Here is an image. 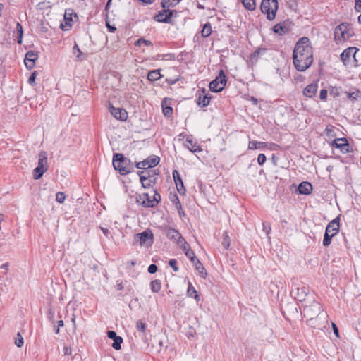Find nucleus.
Masks as SVG:
<instances>
[{"mask_svg":"<svg viewBox=\"0 0 361 361\" xmlns=\"http://www.w3.org/2000/svg\"><path fill=\"white\" fill-rule=\"evenodd\" d=\"M152 200H157V204L159 202V201H160V200H161V196H160V195L157 192V190H154V194L153 197H152Z\"/></svg>","mask_w":361,"mask_h":361,"instance_id":"680f3d73","label":"nucleus"},{"mask_svg":"<svg viewBox=\"0 0 361 361\" xmlns=\"http://www.w3.org/2000/svg\"><path fill=\"white\" fill-rule=\"evenodd\" d=\"M267 160L266 156L264 154H259L257 157V162L259 165H263Z\"/></svg>","mask_w":361,"mask_h":361,"instance_id":"8fccbe9b","label":"nucleus"},{"mask_svg":"<svg viewBox=\"0 0 361 361\" xmlns=\"http://www.w3.org/2000/svg\"><path fill=\"white\" fill-rule=\"evenodd\" d=\"M313 190L312 185L307 181H303L298 185V190L300 194L302 195H310L312 193Z\"/></svg>","mask_w":361,"mask_h":361,"instance_id":"412c9836","label":"nucleus"},{"mask_svg":"<svg viewBox=\"0 0 361 361\" xmlns=\"http://www.w3.org/2000/svg\"><path fill=\"white\" fill-rule=\"evenodd\" d=\"M16 30L18 32V43L21 44L22 43V38H23V30L21 24L20 23H17L16 24Z\"/></svg>","mask_w":361,"mask_h":361,"instance_id":"f704fd0d","label":"nucleus"},{"mask_svg":"<svg viewBox=\"0 0 361 361\" xmlns=\"http://www.w3.org/2000/svg\"><path fill=\"white\" fill-rule=\"evenodd\" d=\"M158 268L156 264H152L148 267V272L150 274H154L157 272Z\"/></svg>","mask_w":361,"mask_h":361,"instance_id":"864d4df0","label":"nucleus"},{"mask_svg":"<svg viewBox=\"0 0 361 361\" xmlns=\"http://www.w3.org/2000/svg\"><path fill=\"white\" fill-rule=\"evenodd\" d=\"M327 97V90L322 89L319 92V98L321 100H325Z\"/></svg>","mask_w":361,"mask_h":361,"instance_id":"6e6d98bb","label":"nucleus"},{"mask_svg":"<svg viewBox=\"0 0 361 361\" xmlns=\"http://www.w3.org/2000/svg\"><path fill=\"white\" fill-rule=\"evenodd\" d=\"M137 240L140 242V245H151L153 243V233L150 230H146L135 235Z\"/></svg>","mask_w":361,"mask_h":361,"instance_id":"9d476101","label":"nucleus"},{"mask_svg":"<svg viewBox=\"0 0 361 361\" xmlns=\"http://www.w3.org/2000/svg\"><path fill=\"white\" fill-rule=\"evenodd\" d=\"M64 325V323H63V320H59L57 322V326L54 329V331L56 334H58L60 331V328L61 327H63Z\"/></svg>","mask_w":361,"mask_h":361,"instance_id":"5fc2aeb1","label":"nucleus"},{"mask_svg":"<svg viewBox=\"0 0 361 361\" xmlns=\"http://www.w3.org/2000/svg\"><path fill=\"white\" fill-rule=\"evenodd\" d=\"M361 94L360 91L356 90L353 92H347L348 98L352 100H356Z\"/></svg>","mask_w":361,"mask_h":361,"instance_id":"a19ab883","label":"nucleus"},{"mask_svg":"<svg viewBox=\"0 0 361 361\" xmlns=\"http://www.w3.org/2000/svg\"><path fill=\"white\" fill-rule=\"evenodd\" d=\"M66 199V195L63 192H58L56 195V200L59 203H63Z\"/></svg>","mask_w":361,"mask_h":361,"instance_id":"37998d69","label":"nucleus"},{"mask_svg":"<svg viewBox=\"0 0 361 361\" xmlns=\"http://www.w3.org/2000/svg\"><path fill=\"white\" fill-rule=\"evenodd\" d=\"M64 354L67 355H71L72 354V350L69 347H65L63 348Z\"/></svg>","mask_w":361,"mask_h":361,"instance_id":"774afa93","label":"nucleus"},{"mask_svg":"<svg viewBox=\"0 0 361 361\" xmlns=\"http://www.w3.org/2000/svg\"><path fill=\"white\" fill-rule=\"evenodd\" d=\"M318 86L317 84L312 83L308 85H307L305 89L303 90V94L304 96L312 98L314 97L317 91Z\"/></svg>","mask_w":361,"mask_h":361,"instance_id":"b1692460","label":"nucleus"},{"mask_svg":"<svg viewBox=\"0 0 361 361\" xmlns=\"http://www.w3.org/2000/svg\"><path fill=\"white\" fill-rule=\"evenodd\" d=\"M184 253L186 255V257L190 260L191 263L194 262V261H195L197 259H198L195 256V252H193L192 250H191V248L189 249L188 251H186Z\"/></svg>","mask_w":361,"mask_h":361,"instance_id":"ea45409f","label":"nucleus"},{"mask_svg":"<svg viewBox=\"0 0 361 361\" xmlns=\"http://www.w3.org/2000/svg\"><path fill=\"white\" fill-rule=\"evenodd\" d=\"M173 200H171V201L173 202V204H176V207L179 209H182V206L180 204V202L178 199V197L176 195H174Z\"/></svg>","mask_w":361,"mask_h":361,"instance_id":"09e8293b","label":"nucleus"},{"mask_svg":"<svg viewBox=\"0 0 361 361\" xmlns=\"http://www.w3.org/2000/svg\"><path fill=\"white\" fill-rule=\"evenodd\" d=\"M353 35V31L350 24L342 23L334 30V39L337 42L348 39Z\"/></svg>","mask_w":361,"mask_h":361,"instance_id":"7ed1b4c3","label":"nucleus"},{"mask_svg":"<svg viewBox=\"0 0 361 361\" xmlns=\"http://www.w3.org/2000/svg\"><path fill=\"white\" fill-rule=\"evenodd\" d=\"M166 236L169 239L173 240L176 244L184 238L177 230L171 228L167 230Z\"/></svg>","mask_w":361,"mask_h":361,"instance_id":"4be33fe9","label":"nucleus"},{"mask_svg":"<svg viewBox=\"0 0 361 361\" xmlns=\"http://www.w3.org/2000/svg\"><path fill=\"white\" fill-rule=\"evenodd\" d=\"M212 97L209 93H206L205 90H203L202 93L199 94L197 104L202 107L207 106L210 102Z\"/></svg>","mask_w":361,"mask_h":361,"instance_id":"6ab92c4d","label":"nucleus"},{"mask_svg":"<svg viewBox=\"0 0 361 361\" xmlns=\"http://www.w3.org/2000/svg\"><path fill=\"white\" fill-rule=\"evenodd\" d=\"M38 56L37 53L34 51H28L25 54L24 63L26 68L29 70H31L34 68L35 65V61L37 59Z\"/></svg>","mask_w":361,"mask_h":361,"instance_id":"f8f14e48","label":"nucleus"},{"mask_svg":"<svg viewBox=\"0 0 361 361\" xmlns=\"http://www.w3.org/2000/svg\"><path fill=\"white\" fill-rule=\"evenodd\" d=\"M175 10H170L169 8H163L157 15L154 16V19L159 23H171V18L176 13Z\"/></svg>","mask_w":361,"mask_h":361,"instance_id":"0eeeda50","label":"nucleus"},{"mask_svg":"<svg viewBox=\"0 0 361 361\" xmlns=\"http://www.w3.org/2000/svg\"><path fill=\"white\" fill-rule=\"evenodd\" d=\"M267 145V142H258V141H250L248 144V149H260V148H264Z\"/></svg>","mask_w":361,"mask_h":361,"instance_id":"c756f323","label":"nucleus"},{"mask_svg":"<svg viewBox=\"0 0 361 361\" xmlns=\"http://www.w3.org/2000/svg\"><path fill=\"white\" fill-rule=\"evenodd\" d=\"M112 162L114 169L118 171L121 175H127L134 171L133 163L122 154H114Z\"/></svg>","mask_w":361,"mask_h":361,"instance_id":"f03ea898","label":"nucleus"},{"mask_svg":"<svg viewBox=\"0 0 361 361\" xmlns=\"http://www.w3.org/2000/svg\"><path fill=\"white\" fill-rule=\"evenodd\" d=\"M107 336L109 338L114 340L118 336H117L116 333L114 331H108Z\"/></svg>","mask_w":361,"mask_h":361,"instance_id":"13d9d810","label":"nucleus"},{"mask_svg":"<svg viewBox=\"0 0 361 361\" xmlns=\"http://www.w3.org/2000/svg\"><path fill=\"white\" fill-rule=\"evenodd\" d=\"M147 169L152 168L159 164L160 158L158 156L152 155L144 160Z\"/></svg>","mask_w":361,"mask_h":361,"instance_id":"393cba45","label":"nucleus"},{"mask_svg":"<svg viewBox=\"0 0 361 361\" xmlns=\"http://www.w3.org/2000/svg\"><path fill=\"white\" fill-rule=\"evenodd\" d=\"M223 235H224V238H223V241H222V245L226 249H228L230 245V240H229V237L228 235V233L224 232Z\"/></svg>","mask_w":361,"mask_h":361,"instance_id":"79ce46f5","label":"nucleus"},{"mask_svg":"<svg viewBox=\"0 0 361 361\" xmlns=\"http://www.w3.org/2000/svg\"><path fill=\"white\" fill-rule=\"evenodd\" d=\"M136 328L137 331L144 333L146 330V324L142 321H138L136 323Z\"/></svg>","mask_w":361,"mask_h":361,"instance_id":"c03bdc74","label":"nucleus"},{"mask_svg":"<svg viewBox=\"0 0 361 361\" xmlns=\"http://www.w3.org/2000/svg\"><path fill=\"white\" fill-rule=\"evenodd\" d=\"M170 99L164 98L161 102L162 112L166 117H171L173 114V108L169 106Z\"/></svg>","mask_w":361,"mask_h":361,"instance_id":"5701e85b","label":"nucleus"},{"mask_svg":"<svg viewBox=\"0 0 361 361\" xmlns=\"http://www.w3.org/2000/svg\"><path fill=\"white\" fill-rule=\"evenodd\" d=\"M67 15H68V13H67V11H66V13L64 15V20H66V25L68 26L69 27H71V25L70 22L72 21V18H71V17L68 18Z\"/></svg>","mask_w":361,"mask_h":361,"instance_id":"bf43d9fd","label":"nucleus"},{"mask_svg":"<svg viewBox=\"0 0 361 361\" xmlns=\"http://www.w3.org/2000/svg\"><path fill=\"white\" fill-rule=\"evenodd\" d=\"M161 78L160 69L150 71L147 74V79L151 82L157 81Z\"/></svg>","mask_w":361,"mask_h":361,"instance_id":"c85d7f7f","label":"nucleus"},{"mask_svg":"<svg viewBox=\"0 0 361 361\" xmlns=\"http://www.w3.org/2000/svg\"><path fill=\"white\" fill-rule=\"evenodd\" d=\"M15 343L18 347H21L23 345V338L19 333L18 334V338L16 340Z\"/></svg>","mask_w":361,"mask_h":361,"instance_id":"603ef678","label":"nucleus"},{"mask_svg":"<svg viewBox=\"0 0 361 361\" xmlns=\"http://www.w3.org/2000/svg\"><path fill=\"white\" fill-rule=\"evenodd\" d=\"M161 283L159 279H155L150 283V289L153 293H158L161 290Z\"/></svg>","mask_w":361,"mask_h":361,"instance_id":"2f4dec72","label":"nucleus"},{"mask_svg":"<svg viewBox=\"0 0 361 361\" xmlns=\"http://www.w3.org/2000/svg\"><path fill=\"white\" fill-rule=\"evenodd\" d=\"M137 173L144 188H150L156 183L157 178L150 179L149 176H146L144 171H139Z\"/></svg>","mask_w":361,"mask_h":361,"instance_id":"2eb2a0df","label":"nucleus"},{"mask_svg":"<svg viewBox=\"0 0 361 361\" xmlns=\"http://www.w3.org/2000/svg\"><path fill=\"white\" fill-rule=\"evenodd\" d=\"M123 343V338L121 336H118L114 340L112 347L116 350H120L121 348V343Z\"/></svg>","mask_w":361,"mask_h":361,"instance_id":"e433bc0d","label":"nucleus"},{"mask_svg":"<svg viewBox=\"0 0 361 361\" xmlns=\"http://www.w3.org/2000/svg\"><path fill=\"white\" fill-rule=\"evenodd\" d=\"M359 49L355 47L345 49L341 54V59L345 66L353 65L357 66L356 54Z\"/></svg>","mask_w":361,"mask_h":361,"instance_id":"39448f33","label":"nucleus"},{"mask_svg":"<svg viewBox=\"0 0 361 361\" xmlns=\"http://www.w3.org/2000/svg\"><path fill=\"white\" fill-rule=\"evenodd\" d=\"M145 172V174L146 175V176H149L151 178L150 179H153V178H157V176L158 175L157 173H156V170H150V171H144Z\"/></svg>","mask_w":361,"mask_h":361,"instance_id":"49530a36","label":"nucleus"},{"mask_svg":"<svg viewBox=\"0 0 361 361\" xmlns=\"http://www.w3.org/2000/svg\"><path fill=\"white\" fill-rule=\"evenodd\" d=\"M245 8L249 11L255 9L256 4L255 0H241Z\"/></svg>","mask_w":361,"mask_h":361,"instance_id":"72a5a7b5","label":"nucleus"},{"mask_svg":"<svg viewBox=\"0 0 361 361\" xmlns=\"http://www.w3.org/2000/svg\"><path fill=\"white\" fill-rule=\"evenodd\" d=\"M326 231H328L331 235H335L339 231V217H336L329 223L326 227Z\"/></svg>","mask_w":361,"mask_h":361,"instance_id":"f3484780","label":"nucleus"},{"mask_svg":"<svg viewBox=\"0 0 361 361\" xmlns=\"http://www.w3.org/2000/svg\"><path fill=\"white\" fill-rule=\"evenodd\" d=\"M322 311V306L319 302L314 300L311 305H305L304 307L305 314L312 319L314 317L317 316Z\"/></svg>","mask_w":361,"mask_h":361,"instance_id":"1a4fd4ad","label":"nucleus"},{"mask_svg":"<svg viewBox=\"0 0 361 361\" xmlns=\"http://www.w3.org/2000/svg\"><path fill=\"white\" fill-rule=\"evenodd\" d=\"M73 54L76 55L78 58H80L82 55V51H80L79 47L78 44H75L73 48Z\"/></svg>","mask_w":361,"mask_h":361,"instance_id":"3c124183","label":"nucleus"},{"mask_svg":"<svg viewBox=\"0 0 361 361\" xmlns=\"http://www.w3.org/2000/svg\"><path fill=\"white\" fill-rule=\"evenodd\" d=\"M102 233H104V235L106 237V238H109V235H110V231H109L108 228H103V227H101L100 228Z\"/></svg>","mask_w":361,"mask_h":361,"instance_id":"69168bd1","label":"nucleus"},{"mask_svg":"<svg viewBox=\"0 0 361 361\" xmlns=\"http://www.w3.org/2000/svg\"><path fill=\"white\" fill-rule=\"evenodd\" d=\"M263 230L266 232L267 235L269 234V231H271V226L267 222L263 223Z\"/></svg>","mask_w":361,"mask_h":361,"instance_id":"4d7b16f0","label":"nucleus"},{"mask_svg":"<svg viewBox=\"0 0 361 361\" xmlns=\"http://www.w3.org/2000/svg\"><path fill=\"white\" fill-rule=\"evenodd\" d=\"M136 168L137 169H146L147 167H146V165H145V163L144 161V160L142 161H140V162H137L135 165Z\"/></svg>","mask_w":361,"mask_h":361,"instance_id":"052dcab7","label":"nucleus"},{"mask_svg":"<svg viewBox=\"0 0 361 361\" xmlns=\"http://www.w3.org/2000/svg\"><path fill=\"white\" fill-rule=\"evenodd\" d=\"M212 33V26L209 23H207L203 25L201 35L203 37H209Z\"/></svg>","mask_w":361,"mask_h":361,"instance_id":"473e14b6","label":"nucleus"},{"mask_svg":"<svg viewBox=\"0 0 361 361\" xmlns=\"http://www.w3.org/2000/svg\"><path fill=\"white\" fill-rule=\"evenodd\" d=\"M37 167L47 171L48 169L47 154L45 151H41L39 154Z\"/></svg>","mask_w":361,"mask_h":361,"instance_id":"aec40b11","label":"nucleus"},{"mask_svg":"<svg viewBox=\"0 0 361 361\" xmlns=\"http://www.w3.org/2000/svg\"><path fill=\"white\" fill-rule=\"evenodd\" d=\"M192 264L195 267V269L199 271L200 275L202 278L205 279L207 274V271H206L204 267H203L202 264L200 262V261L198 259H197Z\"/></svg>","mask_w":361,"mask_h":361,"instance_id":"cd10ccee","label":"nucleus"},{"mask_svg":"<svg viewBox=\"0 0 361 361\" xmlns=\"http://www.w3.org/2000/svg\"><path fill=\"white\" fill-rule=\"evenodd\" d=\"M35 75H36V72H34L31 74V75L30 76L29 79H28V82L31 85H32L34 82H35Z\"/></svg>","mask_w":361,"mask_h":361,"instance_id":"0e129e2a","label":"nucleus"},{"mask_svg":"<svg viewBox=\"0 0 361 361\" xmlns=\"http://www.w3.org/2000/svg\"><path fill=\"white\" fill-rule=\"evenodd\" d=\"M136 44H137V45H140L141 44H145V45H146V46H151V45H152V42L151 41H149V40H146V39H143V38H140V39L137 41Z\"/></svg>","mask_w":361,"mask_h":361,"instance_id":"de8ad7c7","label":"nucleus"},{"mask_svg":"<svg viewBox=\"0 0 361 361\" xmlns=\"http://www.w3.org/2000/svg\"><path fill=\"white\" fill-rule=\"evenodd\" d=\"M110 112L111 115L117 120L122 121H126L128 118L127 111L122 108H115L113 106H110Z\"/></svg>","mask_w":361,"mask_h":361,"instance_id":"ddd939ff","label":"nucleus"},{"mask_svg":"<svg viewBox=\"0 0 361 361\" xmlns=\"http://www.w3.org/2000/svg\"><path fill=\"white\" fill-rule=\"evenodd\" d=\"M33 176L35 180L39 179L46 171L37 166L33 171Z\"/></svg>","mask_w":361,"mask_h":361,"instance_id":"c9c22d12","label":"nucleus"},{"mask_svg":"<svg viewBox=\"0 0 361 361\" xmlns=\"http://www.w3.org/2000/svg\"><path fill=\"white\" fill-rule=\"evenodd\" d=\"M136 202L145 208L154 207L157 204V200H152L148 193L137 195Z\"/></svg>","mask_w":361,"mask_h":361,"instance_id":"6e6552de","label":"nucleus"},{"mask_svg":"<svg viewBox=\"0 0 361 361\" xmlns=\"http://www.w3.org/2000/svg\"><path fill=\"white\" fill-rule=\"evenodd\" d=\"M181 0H162L161 1V7L163 8H169L171 7H174L178 4L180 2Z\"/></svg>","mask_w":361,"mask_h":361,"instance_id":"7c9ffc66","label":"nucleus"},{"mask_svg":"<svg viewBox=\"0 0 361 361\" xmlns=\"http://www.w3.org/2000/svg\"><path fill=\"white\" fill-rule=\"evenodd\" d=\"M172 174L177 190L180 194H184L185 192V189L184 188L183 182L179 173L178 172V171L174 170Z\"/></svg>","mask_w":361,"mask_h":361,"instance_id":"a211bd4d","label":"nucleus"},{"mask_svg":"<svg viewBox=\"0 0 361 361\" xmlns=\"http://www.w3.org/2000/svg\"><path fill=\"white\" fill-rule=\"evenodd\" d=\"M355 9L357 12H361V1H356Z\"/></svg>","mask_w":361,"mask_h":361,"instance_id":"e2e57ef3","label":"nucleus"},{"mask_svg":"<svg viewBox=\"0 0 361 361\" xmlns=\"http://www.w3.org/2000/svg\"><path fill=\"white\" fill-rule=\"evenodd\" d=\"M226 84V78L223 70H221L219 75L209 83V89L212 92H219L222 91Z\"/></svg>","mask_w":361,"mask_h":361,"instance_id":"423d86ee","label":"nucleus"},{"mask_svg":"<svg viewBox=\"0 0 361 361\" xmlns=\"http://www.w3.org/2000/svg\"><path fill=\"white\" fill-rule=\"evenodd\" d=\"M187 295L190 298H193L197 302L200 300V297L197 291L195 290V287L190 282H188V284Z\"/></svg>","mask_w":361,"mask_h":361,"instance_id":"a878e982","label":"nucleus"},{"mask_svg":"<svg viewBox=\"0 0 361 361\" xmlns=\"http://www.w3.org/2000/svg\"><path fill=\"white\" fill-rule=\"evenodd\" d=\"M273 31L274 33L283 36L288 32V29L284 23H277L273 27Z\"/></svg>","mask_w":361,"mask_h":361,"instance_id":"bb28decb","label":"nucleus"},{"mask_svg":"<svg viewBox=\"0 0 361 361\" xmlns=\"http://www.w3.org/2000/svg\"><path fill=\"white\" fill-rule=\"evenodd\" d=\"M262 13L267 15L269 20H273L278 9L277 0H262L260 6Z\"/></svg>","mask_w":361,"mask_h":361,"instance_id":"20e7f679","label":"nucleus"},{"mask_svg":"<svg viewBox=\"0 0 361 361\" xmlns=\"http://www.w3.org/2000/svg\"><path fill=\"white\" fill-rule=\"evenodd\" d=\"M182 250L185 252L189 249H190V245L186 242V240L183 238L177 244Z\"/></svg>","mask_w":361,"mask_h":361,"instance_id":"4c0bfd02","label":"nucleus"},{"mask_svg":"<svg viewBox=\"0 0 361 361\" xmlns=\"http://www.w3.org/2000/svg\"><path fill=\"white\" fill-rule=\"evenodd\" d=\"M293 62L295 69L306 71L313 62V51L310 39L301 37L295 44L293 51Z\"/></svg>","mask_w":361,"mask_h":361,"instance_id":"f257e3e1","label":"nucleus"},{"mask_svg":"<svg viewBox=\"0 0 361 361\" xmlns=\"http://www.w3.org/2000/svg\"><path fill=\"white\" fill-rule=\"evenodd\" d=\"M169 266L173 269L174 271H178L179 270L178 267L177 266V260L175 259H171L169 262Z\"/></svg>","mask_w":361,"mask_h":361,"instance_id":"a18cd8bd","label":"nucleus"},{"mask_svg":"<svg viewBox=\"0 0 361 361\" xmlns=\"http://www.w3.org/2000/svg\"><path fill=\"white\" fill-rule=\"evenodd\" d=\"M307 288L302 286L301 288L295 286L292 288L291 295L298 300L303 301L305 300L307 296Z\"/></svg>","mask_w":361,"mask_h":361,"instance_id":"4468645a","label":"nucleus"},{"mask_svg":"<svg viewBox=\"0 0 361 361\" xmlns=\"http://www.w3.org/2000/svg\"><path fill=\"white\" fill-rule=\"evenodd\" d=\"M184 146L191 152H200L202 149L197 145L196 142H193L192 136H187Z\"/></svg>","mask_w":361,"mask_h":361,"instance_id":"dca6fc26","label":"nucleus"},{"mask_svg":"<svg viewBox=\"0 0 361 361\" xmlns=\"http://www.w3.org/2000/svg\"><path fill=\"white\" fill-rule=\"evenodd\" d=\"M330 94H333L334 96H338V94H339L338 89L336 88V87L332 88L330 91Z\"/></svg>","mask_w":361,"mask_h":361,"instance_id":"338daca9","label":"nucleus"},{"mask_svg":"<svg viewBox=\"0 0 361 361\" xmlns=\"http://www.w3.org/2000/svg\"><path fill=\"white\" fill-rule=\"evenodd\" d=\"M332 147L338 148L343 154L350 152V145L346 138H336L331 142Z\"/></svg>","mask_w":361,"mask_h":361,"instance_id":"9b49d317","label":"nucleus"},{"mask_svg":"<svg viewBox=\"0 0 361 361\" xmlns=\"http://www.w3.org/2000/svg\"><path fill=\"white\" fill-rule=\"evenodd\" d=\"M334 237V235H331V234L328 233V231H325L324 239H323V245L324 246H328L331 244V239Z\"/></svg>","mask_w":361,"mask_h":361,"instance_id":"58836bf2","label":"nucleus"}]
</instances>
